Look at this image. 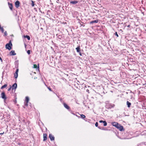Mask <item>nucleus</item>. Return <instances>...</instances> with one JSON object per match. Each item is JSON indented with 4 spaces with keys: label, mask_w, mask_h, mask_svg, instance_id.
<instances>
[{
    "label": "nucleus",
    "mask_w": 146,
    "mask_h": 146,
    "mask_svg": "<svg viewBox=\"0 0 146 146\" xmlns=\"http://www.w3.org/2000/svg\"><path fill=\"white\" fill-rule=\"evenodd\" d=\"M115 35L117 36H118V35L117 32H115Z\"/></svg>",
    "instance_id": "28"
},
{
    "label": "nucleus",
    "mask_w": 146,
    "mask_h": 146,
    "mask_svg": "<svg viewBox=\"0 0 146 146\" xmlns=\"http://www.w3.org/2000/svg\"><path fill=\"white\" fill-rule=\"evenodd\" d=\"M19 2L18 1H17L15 3L16 7L17 8H18L19 6Z\"/></svg>",
    "instance_id": "4"
},
{
    "label": "nucleus",
    "mask_w": 146,
    "mask_h": 146,
    "mask_svg": "<svg viewBox=\"0 0 146 146\" xmlns=\"http://www.w3.org/2000/svg\"><path fill=\"white\" fill-rule=\"evenodd\" d=\"M1 97L3 99L5 100L7 99L5 93L4 92H2L1 94Z\"/></svg>",
    "instance_id": "3"
},
{
    "label": "nucleus",
    "mask_w": 146,
    "mask_h": 146,
    "mask_svg": "<svg viewBox=\"0 0 146 146\" xmlns=\"http://www.w3.org/2000/svg\"><path fill=\"white\" fill-rule=\"evenodd\" d=\"M98 20H94V21H91L90 22V24H92L94 23H98Z\"/></svg>",
    "instance_id": "13"
},
{
    "label": "nucleus",
    "mask_w": 146,
    "mask_h": 146,
    "mask_svg": "<svg viewBox=\"0 0 146 146\" xmlns=\"http://www.w3.org/2000/svg\"><path fill=\"white\" fill-rule=\"evenodd\" d=\"M25 38H27L29 40H30V37H25Z\"/></svg>",
    "instance_id": "26"
},
{
    "label": "nucleus",
    "mask_w": 146,
    "mask_h": 146,
    "mask_svg": "<svg viewBox=\"0 0 146 146\" xmlns=\"http://www.w3.org/2000/svg\"><path fill=\"white\" fill-rule=\"evenodd\" d=\"M76 51L77 52H80V46H79L77 47L76 48Z\"/></svg>",
    "instance_id": "16"
},
{
    "label": "nucleus",
    "mask_w": 146,
    "mask_h": 146,
    "mask_svg": "<svg viewBox=\"0 0 146 146\" xmlns=\"http://www.w3.org/2000/svg\"><path fill=\"white\" fill-rule=\"evenodd\" d=\"M33 68H39V67H37V65L36 64H34L33 65Z\"/></svg>",
    "instance_id": "19"
},
{
    "label": "nucleus",
    "mask_w": 146,
    "mask_h": 146,
    "mask_svg": "<svg viewBox=\"0 0 146 146\" xmlns=\"http://www.w3.org/2000/svg\"><path fill=\"white\" fill-rule=\"evenodd\" d=\"M29 100V98L27 96L26 97V103L25 104V105L26 106H28V103Z\"/></svg>",
    "instance_id": "6"
},
{
    "label": "nucleus",
    "mask_w": 146,
    "mask_h": 146,
    "mask_svg": "<svg viewBox=\"0 0 146 146\" xmlns=\"http://www.w3.org/2000/svg\"><path fill=\"white\" fill-rule=\"evenodd\" d=\"M30 52H31L30 50H27V52L28 54H30V53H31Z\"/></svg>",
    "instance_id": "23"
},
{
    "label": "nucleus",
    "mask_w": 146,
    "mask_h": 146,
    "mask_svg": "<svg viewBox=\"0 0 146 146\" xmlns=\"http://www.w3.org/2000/svg\"><path fill=\"white\" fill-rule=\"evenodd\" d=\"M0 60H1V61H2V59H1V57H0Z\"/></svg>",
    "instance_id": "32"
},
{
    "label": "nucleus",
    "mask_w": 146,
    "mask_h": 146,
    "mask_svg": "<svg viewBox=\"0 0 146 146\" xmlns=\"http://www.w3.org/2000/svg\"><path fill=\"white\" fill-rule=\"evenodd\" d=\"M1 29V31L2 32H3L4 31V30L3 29L2 27H1V28L0 29Z\"/></svg>",
    "instance_id": "24"
},
{
    "label": "nucleus",
    "mask_w": 146,
    "mask_h": 146,
    "mask_svg": "<svg viewBox=\"0 0 146 146\" xmlns=\"http://www.w3.org/2000/svg\"><path fill=\"white\" fill-rule=\"evenodd\" d=\"M48 90H49L50 91H52L51 89V88H49V87H48Z\"/></svg>",
    "instance_id": "29"
},
{
    "label": "nucleus",
    "mask_w": 146,
    "mask_h": 146,
    "mask_svg": "<svg viewBox=\"0 0 146 146\" xmlns=\"http://www.w3.org/2000/svg\"><path fill=\"white\" fill-rule=\"evenodd\" d=\"M112 125L113 126L116 127L117 126H118V123L117 122H114L112 123Z\"/></svg>",
    "instance_id": "7"
},
{
    "label": "nucleus",
    "mask_w": 146,
    "mask_h": 146,
    "mask_svg": "<svg viewBox=\"0 0 146 146\" xmlns=\"http://www.w3.org/2000/svg\"><path fill=\"white\" fill-rule=\"evenodd\" d=\"M63 105H64V107L66 108V109H67L68 110L69 109H70L69 107L67 105L66 103H64L63 104Z\"/></svg>",
    "instance_id": "9"
},
{
    "label": "nucleus",
    "mask_w": 146,
    "mask_h": 146,
    "mask_svg": "<svg viewBox=\"0 0 146 146\" xmlns=\"http://www.w3.org/2000/svg\"><path fill=\"white\" fill-rule=\"evenodd\" d=\"M18 70H19L18 69H17V70L16 71L15 74V78H17L18 77Z\"/></svg>",
    "instance_id": "8"
},
{
    "label": "nucleus",
    "mask_w": 146,
    "mask_h": 146,
    "mask_svg": "<svg viewBox=\"0 0 146 146\" xmlns=\"http://www.w3.org/2000/svg\"><path fill=\"white\" fill-rule=\"evenodd\" d=\"M129 25H128V27H129Z\"/></svg>",
    "instance_id": "34"
},
{
    "label": "nucleus",
    "mask_w": 146,
    "mask_h": 146,
    "mask_svg": "<svg viewBox=\"0 0 146 146\" xmlns=\"http://www.w3.org/2000/svg\"><path fill=\"white\" fill-rule=\"evenodd\" d=\"M11 86L10 88H9V89H8V91H9L11 89Z\"/></svg>",
    "instance_id": "31"
},
{
    "label": "nucleus",
    "mask_w": 146,
    "mask_h": 146,
    "mask_svg": "<svg viewBox=\"0 0 146 146\" xmlns=\"http://www.w3.org/2000/svg\"><path fill=\"white\" fill-rule=\"evenodd\" d=\"M46 134V133L43 134V141H45L47 140Z\"/></svg>",
    "instance_id": "11"
},
{
    "label": "nucleus",
    "mask_w": 146,
    "mask_h": 146,
    "mask_svg": "<svg viewBox=\"0 0 146 146\" xmlns=\"http://www.w3.org/2000/svg\"><path fill=\"white\" fill-rule=\"evenodd\" d=\"M7 86V84H5L2 86L1 88V89H3L5 87H6Z\"/></svg>",
    "instance_id": "18"
},
{
    "label": "nucleus",
    "mask_w": 146,
    "mask_h": 146,
    "mask_svg": "<svg viewBox=\"0 0 146 146\" xmlns=\"http://www.w3.org/2000/svg\"><path fill=\"white\" fill-rule=\"evenodd\" d=\"M31 1L32 2V7H34L35 5L34 2L33 1Z\"/></svg>",
    "instance_id": "22"
},
{
    "label": "nucleus",
    "mask_w": 146,
    "mask_h": 146,
    "mask_svg": "<svg viewBox=\"0 0 146 146\" xmlns=\"http://www.w3.org/2000/svg\"><path fill=\"white\" fill-rule=\"evenodd\" d=\"M78 1H72L70 2V3L72 4H76L78 3Z\"/></svg>",
    "instance_id": "14"
},
{
    "label": "nucleus",
    "mask_w": 146,
    "mask_h": 146,
    "mask_svg": "<svg viewBox=\"0 0 146 146\" xmlns=\"http://www.w3.org/2000/svg\"><path fill=\"white\" fill-rule=\"evenodd\" d=\"M95 125L96 126V127H97L98 126V123L97 122H96V123H95Z\"/></svg>",
    "instance_id": "25"
},
{
    "label": "nucleus",
    "mask_w": 146,
    "mask_h": 146,
    "mask_svg": "<svg viewBox=\"0 0 146 146\" xmlns=\"http://www.w3.org/2000/svg\"><path fill=\"white\" fill-rule=\"evenodd\" d=\"M49 137L51 141H53L54 140V137L52 134H50Z\"/></svg>",
    "instance_id": "5"
},
{
    "label": "nucleus",
    "mask_w": 146,
    "mask_h": 146,
    "mask_svg": "<svg viewBox=\"0 0 146 146\" xmlns=\"http://www.w3.org/2000/svg\"><path fill=\"white\" fill-rule=\"evenodd\" d=\"M9 5L10 9L12 10L13 7L12 4L9 3Z\"/></svg>",
    "instance_id": "15"
},
{
    "label": "nucleus",
    "mask_w": 146,
    "mask_h": 146,
    "mask_svg": "<svg viewBox=\"0 0 146 146\" xmlns=\"http://www.w3.org/2000/svg\"><path fill=\"white\" fill-rule=\"evenodd\" d=\"M80 116L82 118H85L86 117L83 114L80 115Z\"/></svg>",
    "instance_id": "20"
},
{
    "label": "nucleus",
    "mask_w": 146,
    "mask_h": 146,
    "mask_svg": "<svg viewBox=\"0 0 146 146\" xmlns=\"http://www.w3.org/2000/svg\"><path fill=\"white\" fill-rule=\"evenodd\" d=\"M10 54L11 55H15L16 54L15 52V51L14 50H12L10 52Z\"/></svg>",
    "instance_id": "12"
},
{
    "label": "nucleus",
    "mask_w": 146,
    "mask_h": 146,
    "mask_svg": "<svg viewBox=\"0 0 146 146\" xmlns=\"http://www.w3.org/2000/svg\"><path fill=\"white\" fill-rule=\"evenodd\" d=\"M99 122L100 123H103L104 122V121H102V120H100V121H99Z\"/></svg>",
    "instance_id": "30"
},
{
    "label": "nucleus",
    "mask_w": 146,
    "mask_h": 146,
    "mask_svg": "<svg viewBox=\"0 0 146 146\" xmlns=\"http://www.w3.org/2000/svg\"><path fill=\"white\" fill-rule=\"evenodd\" d=\"M103 123H104V126H106V125H107V123L106 121H104V122Z\"/></svg>",
    "instance_id": "21"
},
{
    "label": "nucleus",
    "mask_w": 146,
    "mask_h": 146,
    "mask_svg": "<svg viewBox=\"0 0 146 146\" xmlns=\"http://www.w3.org/2000/svg\"><path fill=\"white\" fill-rule=\"evenodd\" d=\"M116 127L120 131H122L123 129V126L119 124H118V125Z\"/></svg>",
    "instance_id": "2"
},
{
    "label": "nucleus",
    "mask_w": 146,
    "mask_h": 146,
    "mask_svg": "<svg viewBox=\"0 0 146 146\" xmlns=\"http://www.w3.org/2000/svg\"><path fill=\"white\" fill-rule=\"evenodd\" d=\"M127 107L128 108H129L130 107L131 103L130 102H129L128 101H127Z\"/></svg>",
    "instance_id": "17"
},
{
    "label": "nucleus",
    "mask_w": 146,
    "mask_h": 146,
    "mask_svg": "<svg viewBox=\"0 0 146 146\" xmlns=\"http://www.w3.org/2000/svg\"><path fill=\"white\" fill-rule=\"evenodd\" d=\"M27 36H27H28V35H26V36Z\"/></svg>",
    "instance_id": "33"
},
{
    "label": "nucleus",
    "mask_w": 146,
    "mask_h": 146,
    "mask_svg": "<svg viewBox=\"0 0 146 146\" xmlns=\"http://www.w3.org/2000/svg\"><path fill=\"white\" fill-rule=\"evenodd\" d=\"M7 32L6 31L5 32L4 35L7 36Z\"/></svg>",
    "instance_id": "27"
},
{
    "label": "nucleus",
    "mask_w": 146,
    "mask_h": 146,
    "mask_svg": "<svg viewBox=\"0 0 146 146\" xmlns=\"http://www.w3.org/2000/svg\"><path fill=\"white\" fill-rule=\"evenodd\" d=\"M12 46L11 40H10L9 42L5 46L6 48L9 50H10L11 48V46Z\"/></svg>",
    "instance_id": "1"
},
{
    "label": "nucleus",
    "mask_w": 146,
    "mask_h": 146,
    "mask_svg": "<svg viewBox=\"0 0 146 146\" xmlns=\"http://www.w3.org/2000/svg\"><path fill=\"white\" fill-rule=\"evenodd\" d=\"M17 85L16 83L14 84L12 86V89H16L17 88Z\"/></svg>",
    "instance_id": "10"
}]
</instances>
